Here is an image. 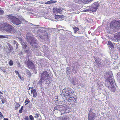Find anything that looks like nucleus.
I'll use <instances>...</instances> for the list:
<instances>
[{"instance_id": "1", "label": "nucleus", "mask_w": 120, "mask_h": 120, "mask_svg": "<svg viewBox=\"0 0 120 120\" xmlns=\"http://www.w3.org/2000/svg\"><path fill=\"white\" fill-rule=\"evenodd\" d=\"M74 93L73 90L70 88H65L62 91L61 94L62 98L64 99H68Z\"/></svg>"}, {"instance_id": "2", "label": "nucleus", "mask_w": 120, "mask_h": 120, "mask_svg": "<svg viewBox=\"0 0 120 120\" xmlns=\"http://www.w3.org/2000/svg\"><path fill=\"white\" fill-rule=\"evenodd\" d=\"M69 109L66 105H58L56 106L54 108V110H59L61 112V115L64 113H68L70 112Z\"/></svg>"}, {"instance_id": "3", "label": "nucleus", "mask_w": 120, "mask_h": 120, "mask_svg": "<svg viewBox=\"0 0 120 120\" xmlns=\"http://www.w3.org/2000/svg\"><path fill=\"white\" fill-rule=\"evenodd\" d=\"M8 18L13 24L15 26L17 27L20 26L21 22L18 19L11 15L8 16Z\"/></svg>"}, {"instance_id": "4", "label": "nucleus", "mask_w": 120, "mask_h": 120, "mask_svg": "<svg viewBox=\"0 0 120 120\" xmlns=\"http://www.w3.org/2000/svg\"><path fill=\"white\" fill-rule=\"evenodd\" d=\"M3 30L5 31L11 33H15L16 31L15 29L11 25L7 23H4L3 26Z\"/></svg>"}, {"instance_id": "5", "label": "nucleus", "mask_w": 120, "mask_h": 120, "mask_svg": "<svg viewBox=\"0 0 120 120\" xmlns=\"http://www.w3.org/2000/svg\"><path fill=\"white\" fill-rule=\"evenodd\" d=\"M49 74L46 71H44L41 74V79L39 81V83L41 84L42 82L45 80L46 81L48 79Z\"/></svg>"}, {"instance_id": "6", "label": "nucleus", "mask_w": 120, "mask_h": 120, "mask_svg": "<svg viewBox=\"0 0 120 120\" xmlns=\"http://www.w3.org/2000/svg\"><path fill=\"white\" fill-rule=\"evenodd\" d=\"M114 80L111 78L107 79L106 82V86H108L109 88H110L112 85L115 84Z\"/></svg>"}, {"instance_id": "7", "label": "nucleus", "mask_w": 120, "mask_h": 120, "mask_svg": "<svg viewBox=\"0 0 120 120\" xmlns=\"http://www.w3.org/2000/svg\"><path fill=\"white\" fill-rule=\"evenodd\" d=\"M64 100H67L69 104L72 105H74L75 104L77 101V100L76 98L73 97H69L68 99Z\"/></svg>"}, {"instance_id": "8", "label": "nucleus", "mask_w": 120, "mask_h": 120, "mask_svg": "<svg viewBox=\"0 0 120 120\" xmlns=\"http://www.w3.org/2000/svg\"><path fill=\"white\" fill-rule=\"evenodd\" d=\"M99 6L98 3V2L94 3L92 5L91 7L90 8V11L93 12H95L97 10Z\"/></svg>"}, {"instance_id": "9", "label": "nucleus", "mask_w": 120, "mask_h": 120, "mask_svg": "<svg viewBox=\"0 0 120 120\" xmlns=\"http://www.w3.org/2000/svg\"><path fill=\"white\" fill-rule=\"evenodd\" d=\"M110 26L112 28L117 27H120V22L116 21H113L111 22Z\"/></svg>"}, {"instance_id": "10", "label": "nucleus", "mask_w": 120, "mask_h": 120, "mask_svg": "<svg viewBox=\"0 0 120 120\" xmlns=\"http://www.w3.org/2000/svg\"><path fill=\"white\" fill-rule=\"evenodd\" d=\"M88 115L89 120H93L94 119L95 115L93 112L91 111H89Z\"/></svg>"}, {"instance_id": "11", "label": "nucleus", "mask_w": 120, "mask_h": 120, "mask_svg": "<svg viewBox=\"0 0 120 120\" xmlns=\"http://www.w3.org/2000/svg\"><path fill=\"white\" fill-rule=\"evenodd\" d=\"M94 64L95 65L97 66L98 67H100L101 66L100 60L98 59H96Z\"/></svg>"}, {"instance_id": "12", "label": "nucleus", "mask_w": 120, "mask_h": 120, "mask_svg": "<svg viewBox=\"0 0 120 120\" xmlns=\"http://www.w3.org/2000/svg\"><path fill=\"white\" fill-rule=\"evenodd\" d=\"M31 94L33 95V96L34 97H35L37 95V93L36 91L34 89V87H32L31 88Z\"/></svg>"}, {"instance_id": "13", "label": "nucleus", "mask_w": 120, "mask_h": 120, "mask_svg": "<svg viewBox=\"0 0 120 120\" xmlns=\"http://www.w3.org/2000/svg\"><path fill=\"white\" fill-rule=\"evenodd\" d=\"M115 38L117 40H120V32L116 34L114 36Z\"/></svg>"}, {"instance_id": "14", "label": "nucleus", "mask_w": 120, "mask_h": 120, "mask_svg": "<svg viewBox=\"0 0 120 120\" xmlns=\"http://www.w3.org/2000/svg\"><path fill=\"white\" fill-rule=\"evenodd\" d=\"M58 120H69V118L67 116H63L62 117H59L58 118Z\"/></svg>"}, {"instance_id": "15", "label": "nucleus", "mask_w": 120, "mask_h": 120, "mask_svg": "<svg viewBox=\"0 0 120 120\" xmlns=\"http://www.w3.org/2000/svg\"><path fill=\"white\" fill-rule=\"evenodd\" d=\"M25 63L27 66L30 68V60L29 58H27V60L25 62Z\"/></svg>"}, {"instance_id": "16", "label": "nucleus", "mask_w": 120, "mask_h": 120, "mask_svg": "<svg viewBox=\"0 0 120 120\" xmlns=\"http://www.w3.org/2000/svg\"><path fill=\"white\" fill-rule=\"evenodd\" d=\"M26 38L27 41L29 42L30 40V33H27L26 35Z\"/></svg>"}, {"instance_id": "17", "label": "nucleus", "mask_w": 120, "mask_h": 120, "mask_svg": "<svg viewBox=\"0 0 120 120\" xmlns=\"http://www.w3.org/2000/svg\"><path fill=\"white\" fill-rule=\"evenodd\" d=\"M108 46L111 49L113 48V45L110 41H108Z\"/></svg>"}, {"instance_id": "18", "label": "nucleus", "mask_w": 120, "mask_h": 120, "mask_svg": "<svg viewBox=\"0 0 120 120\" xmlns=\"http://www.w3.org/2000/svg\"><path fill=\"white\" fill-rule=\"evenodd\" d=\"M30 67L32 70L34 71L35 70V66L34 64L32 62L30 61Z\"/></svg>"}, {"instance_id": "19", "label": "nucleus", "mask_w": 120, "mask_h": 120, "mask_svg": "<svg viewBox=\"0 0 120 120\" xmlns=\"http://www.w3.org/2000/svg\"><path fill=\"white\" fill-rule=\"evenodd\" d=\"M114 85H113L111 86L110 88H109L110 89H111L112 91L115 92L116 90V88L114 86Z\"/></svg>"}, {"instance_id": "20", "label": "nucleus", "mask_w": 120, "mask_h": 120, "mask_svg": "<svg viewBox=\"0 0 120 120\" xmlns=\"http://www.w3.org/2000/svg\"><path fill=\"white\" fill-rule=\"evenodd\" d=\"M15 109L17 110L18 109V108L20 106V104L16 103L15 104Z\"/></svg>"}, {"instance_id": "21", "label": "nucleus", "mask_w": 120, "mask_h": 120, "mask_svg": "<svg viewBox=\"0 0 120 120\" xmlns=\"http://www.w3.org/2000/svg\"><path fill=\"white\" fill-rule=\"evenodd\" d=\"M56 2V1H54L53 0H50L49 1H48L45 3V4H50L54 3H55Z\"/></svg>"}, {"instance_id": "22", "label": "nucleus", "mask_w": 120, "mask_h": 120, "mask_svg": "<svg viewBox=\"0 0 120 120\" xmlns=\"http://www.w3.org/2000/svg\"><path fill=\"white\" fill-rule=\"evenodd\" d=\"M73 29L75 33H76L77 31H78L79 30L78 28L75 27H74L73 28Z\"/></svg>"}, {"instance_id": "23", "label": "nucleus", "mask_w": 120, "mask_h": 120, "mask_svg": "<svg viewBox=\"0 0 120 120\" xmlns=\"http://www.w3.org/2000/svg\"><path fill=\"white\" fill-rule=\"evenodd\" d=\"M8 38L7 36H4L3 35H0V38L3 39L4 38Z\"/></svg>"}, {"instance_id": "24", "label": "nucleus", "mask_w": 120, "mask_h": 120, "mask_svg": "<svg viewBox=\"0 0 120 120\" xmlns=\"http://www.w3.org/2000/svg\"><path fill=\"white\" fill-rule=\"evenodd\" d=\"M25 48L24 49V51H25L26 52H28L29 51V49H27V46H25Z\"/></svg>"}, {"instance_id": "25", "label": "nucleus", "mask_w": 120, "mask_h": 120, "mask_svg": "<svg viewBox=\"0 0 120 120\" xmlns=\"http://www.w3.org/2000/svg\"><path fill=\"white\" fill-rule=\"evenodd\" d=\"M56 10L57 12L60 13L61 12L62 10L61 8H59V9H56Z\"/></svg>"}, {"instance_id": "26", "label": "nucleus", "mask_w": 120, "mask_h": 120, "mask_svg": "<svg viewBox=\"0 0 120 120\" xmlns=\"http://www.w3.org/2000/svg\"><path fill=\"white\" fill-rule=\"evenodd\" d=\"M23 109V107L22 106L21 107V109L19 110V112L20 113H22V110Z\"/></svg>"}, {"instance_id": "27", "label": "nucleus", "mask_w": 120, "mask_h": 120, "mask_svg": "<svg viewBox=\"0 0 120 120\" xmlns=\"http://www.w3.org/2000/svg\"><path fill=\"white\" fill-rule=\"evenodd\" d=\"M60 15H55V19H57L60 18Z\"/></svg>"}, {"instance_id": "28", "label": "nucleus", "mask_w": 120, "mask_h": 120, "mask_svg": "<svg viewBox=\"0 0 120 120\" xmlns=\"http://www.w3.org/2000/svg\"><path fill=\"white\" fill-rule=\"evenodd\" d=\"M4 11L3 10H0V15H2L4 13Z\"/></svg>"}, {"instance_id": "29", "label": "nucleus", "mask_w": 120, "mask_h": 120, "mask_svg": "<svg viewBox=\"0 0 120 120\" xmlns=\"http://www.w3.org/2000/svg\"><path fill=\"white\" fill-rule=\"evenodd\" d=\"M30 101L28 99H26V100L25 103H26L25 105L27 104L28 103L30 102Z\"/></svg>"}, {"instance_id": "30", "label": "nucleus", "mask_w": 120, "mask_h": 120, "mask_svg": "<svg viewBox=\"0 0 120 120\" xmlns=\"http://www.w3.org/2000/svg\"><path fill=\"white\" fill-rule=\"evenodd\" d=\"M89 11H90V8H88V9H86L85 10H83V11H85V12H87Z\"/></svg>"}, {"instance_id": "31", "label": "nucleus", "mask_w": 120, "mask_h": 120, "mask_svg": "<svg viewBox=\"0 0 120 120\" xmlns=\"http://www.w3.org/2000/svg\"><path fill=\"white\" fill-rule=\"evenodd\" d=\"M10 65L11 66L13 64V62L12 60H10L9 63Z\"/></svg>"}, {"instance_id": "32", "label": "nucleus", "mask_w": 120, "mask_h": 120, "mask_svg": "<svg viewBox=\"0 0 120 120\" xmlns=\"http://www.w3.org/2000/svg\"><path fill=\"white\" fill-rule=\"evenodd\" d=\"M71 82L72 84L74 85H75L76 84L75 82L74 81H71Z\"/></svg>"}, {"instance_id": "33", "label": "nucleus", "mask_w": 120, "mask_h": 120, "mask_svg": "<svg viewBox=\"0 0 120 120\" xmlns=\"http://www.w3.org/2000/svg\"><path fill=\"white\" fill-rule=\"evenodd\" d=\"M26 74L27 75H29L30 74V71H29L26 70Z\"/></svg>"}, {"instance_id": "34", "label": "nucleus", "mask_w": 120, "mask_h": 120, "mask_svg": "<svg viewBox=\"0 0 120 120\" xmlns=\"http://www.w3.org/2000/svg\"><path fill=\"white\" fill-rule=\"evenodd\" d=\"M40 115L38 114H35L34 117L35 118H36L37 117H38Z\"/></svg>"}, {"instance_id": "35", "label": "nucleus", "mask_w": 120, "mask_h": 120, "mask_svg": "<svg viewBox=\"0 0 120 120\" xmlns=\"http://www.w3.org/2000/svg\"><path fill=\"white\" fill-rule=\"evenodd\" d=\"M30 120H34V117H33L32 116L30 115Z\"/></svg>"}, {"instance_id": "36", "label": "nucleus", "mask_w": 120, "mask_h": 120, "mask_svg": "<svg viewBox=\"0 0 120 120\" xmlns=\"http://www.w3.org/2000/svg\"><path fill=\"white\" fill-rule=\"evenodd\" d=\"M14 44L15 45H15H16V44H18V43H17V42L15 41H14Z\"/></svg>"}, {"instance_id": "37", "label": "nucleus", "mask_w": 120, "mask_h": 120, "mask_svg": "<svg viewBox=\"0 0 120 120\" xmlns=\"http://www.w3.org/2000/svg\"><path fill=\"white\" fill-rule=\"evenodd\" d=\"M25 120H28V116L26 117Z\"/></svg>"}, {"instance_id": "38", "label": "nucleus", "mask_w": 120, "mask_h": 120, "mask_svg": "<svg viewBox=\"0 0 120 120\" xmlns=\"http://www.w3.org/2000/svg\"><path fill=\"white\" fill-rule=\"evenodd\" d=\"M18 44H16V49H18Z\"/></svg>"}, {"instance_id": "39", "label": "nucleus", "mask_w": 120, "mask_h": 120, "mask_svg": "<svg viewBox=\"0 0 120 120\" xmlns=\"http://www.w3.org/2000/svg\"><path fill=\"white\" fill-rule=\"evenodd\" d=\"M15 73L16 74H17L18 75L19 74V73L17 71H15Z\"/></svg>"}, {"instance_id": "40", "label": "nucleus", "mask_w": 120, "mask_h": 120, "mask_svg": "<svg viewBox=\"0 0 120 120\" xmlns=\"http://www.w3.org/2000/svg\"><path fill=\"white\" fill-rule=\"evenodd\" d=\"M2 100H1L2 103H4V100L3 99H2Z\"/></svg>"}, {"instance_id": "41", "label": "nucleus", "mask_w": 120, "mask_h": 120, "mask_svg": "<svg viewBox=\"0 0 120 120\" xmlns=\"http://www.w3.org/2000/svg\"><path fill=\"white\" fill-rule=\"evenodd\" d=\"M3 116L2 114L1 113H0V117H3Z\"/></svg>"}, {"instance_id": "42", "label": "nucleus", "mask_w": 120, "mask_h": 120, "mask_svg": "<svg viewBox=\"0 0 120 120\" xmlns=\"http://www.w3.org/2000/svg\"><path fill=\"white\" fill-rule=\"evenodd\" d=\"M60 18H63L64 17V16L63 15H60Z\"/></svg>"}, {"instance_id": "43", "label": "nucleus", "mask_w": 120, "mask_h": 120, "mask_svg": "<svg viewBox=\"0 0 120 120\" xmlns=\"http://www.w3.org/2000/svg\"><path fill=\"white\" fill-rule=\"evenodd\" d=\"M1 69L2 70V71H4V68H1Z\"/></svg>"}, {"instance_id": "44", "label": "nucleus", "mask_w": 120, "mask_h": 120, "mask_svg": "<svg viewBox=\"0 0 120 120\" xmlns=\"http://www.w3.org/2000/svg\"><path fill=\"white\" fill-rule=\"evenodd\" d=\"M18 75L19 77V78H21V75H20L19 74Z\"/></svg>"}, {"instance_id": "45", "label": "nucleus", "mask_w": 120, "mask_h": 120, "mask_svg": "<svg viewBox=\"0 0 120 120\" xmlns=\"http://www.w3.org/2000/svg\"><path fill=\"white\" fill-rule=\"evenodd\" d=\"M0 97L1 99H2V98H3V96L1 95H0Z\"/></svg>"}, {"instance_id": "46", "label": "nucleus", "mask_w": 120, "mask_h": 120, "mask_svg": "<svg viewBox=\"0 0 120 120\" xmlns=\"http://www.w3.org/2000/svg\"><path fill=\"white\" fill-rule=\"evenodd\" d=\"M4 120H8V118H4Z\"/></svg>"}, {"instance_id": "47", "label": "nucleus", "mask_w": 120, "mask_h": 120, "mask_svg": "<svg viewBox=\"0 0 120 120\" xmlns=\"http://www.w3.org/2000/svg\"><path fill=\"white\" fill-rule=\"evenodd\" d=\"M30 27L31 28H32V27H31V26H32V25H33V24H32V23H30Z\"/></svg>"}, {"instance_id": "48", "label": "nucleus", "mask_w": 120, "mask_h": 120, "mask_svg": "<svg viewBox=\"0 0 120 120\" xmlns=\"http://www.w3.org/2000/svg\"><path fill=\"white\" fill-rule=\"evenodd\" d=\"M10 46V47H10V50H12V48H11Z\"/></svg>"}, {"instance_id": "49", "label": "nucleus", "mask_w": 120, "mask_h": 120, "mask_svg": "<svg viewBox=\"0 0 120 120\" xmlns=\"http://www.w3.org/2000/svg\"><path fill=\"white\" fill-rule=\"evenodd\" d=\"M0 93L1 94H3V93L2 92H1V91H0Z\"/></svg>"}, {"instance_id": "50", "label": "nucleus", "mask_w": 120, "mask_h": 120, "mask_svg": "<svg viewBox=\"0 0 120 120\" xmlns=\"http://www.w3.org/2000/svg\"><path fill=\"white\" fill-rule=\"evenodd\" d=\"M32 43H30V45H31V44H32V43H33V41H32Z\"/></svg>"}, {"instance_id": "51", "label": "nucleus", "mask_w": 120, "mask_h": 120, "mask_svg": "<svg viewBox=\"0 0 120 120\" xmlns=\"http://www.w3.org/2000/svg\"><path fill=\"white\" fill-rule=\"evenodd\" d=\"M107 75L108 76H109V77L110 76L108 74V75Z\"/></svg>"}, {"instance_id": "52", "label": "nucleus", "mask_w": 120, "mask_h": 120, "mask_svg": "<svg viewBox=\"0 0 120 120\" xmlns=\"http://www.w3.org/2000/svg\"><path fill=\"white\" fill-rule=\"evenodd\" d=\"M36 42H34V44H35L36 43Z\"/></svg>"}, {"instance_id": "53", "label": "nucleus", "mask_w": 120, "mask_h": 120, "mask_svg": "<svg viewBox=\"0 0 120 120\" xmlns=\"http://www.w3.org/2000/svg\"><path fill=\"white\" fill-rule=\"evenodd\" d=\"M30 89V87H29V89Z\"/></svg>"}, {"instance_id": "54", "label": "nucleus", "mask_w": 120, "mask_h": 120, "mask_svg": "<svg viewBox=\"0 0 120 120\" xmlns=\"http://www.w3.org/2000/svg\"><path fill=\"white\" fill-rule=\"evenodd\" d=\"M31 39H32L31 38H30V40H31Z\"/></svg>"}, {"instance_id": "55", "label": "nucleus", "mask_w": 120, "mask_h": 120, "mask_svg": "<svg viewBox=\"0 0 120 120\" xmlns=\"http://www.w3.org/2000/svg\"><path fill=\"white\" fill-rule=\"evenodd\" d=\"M23 20H24V19H22V20H23Z\"/></svg>"}, {"instance_id": "56", "label": "nucleus", "mask_w": 120, "mask_h": 120, "mask_svg": "<svg viewBox=\"0 0 120 120\" xmlns=\"http://www.w3.org/2000/svg\"><path fill=\"white\" fill-rule=\"evenodd\" d=\"M20 53H19V55H20Z\"/></svg>"}, {"instance_id": "57", "label": "nucleus", "mask_w": 120, "mask_h": 120, "mask_svg": "<svg viewBox=\"0 0 120 120\" xmlns=\"http://www.w3.org/2000/svg\"><path fill=\"white\" fill-rule=\"evenodd\" d=\"M20 53H19V55H20Z\"/></svg>"}, {"instance_id": "58", "label": "nucleus", "mask_w": 120, "mask_h": 120, "mask_svg": "<svg viewBox=\"0 0 120 120\" xmlns=\"http://www.w3.org/2000/svg\"><path fill=\"white\" fill-rule=\"evenodd\" d=\"M29 118H30V116H29Z\"/></svg>"}, {"instance_id": "59", "label": "nucleus", "mask_w": 120, "mask_h": 120, "mask_svg": "<svg viewBox=\"0 0 120 120\" xmlns=\"http://www.w3.org/2000/svg\"><path fill=\"white\" fill-rule=\"evenodd\" d=\"M78 37H77V38H78Z\"/></svg>"}]
</instances>
